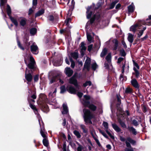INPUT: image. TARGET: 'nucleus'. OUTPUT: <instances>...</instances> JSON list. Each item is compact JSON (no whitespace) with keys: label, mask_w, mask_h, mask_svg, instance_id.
<instances>
[{"label":"nucleus","mask_w":151,"mask_h":151,"mask_svg":"<svg viewBox=\"0 0 151 151\" xmlns=\"http://www.w3.org/2000/svg\"><path fill=\"white\" fill-rule=\"evenodd\" d=\"M84 113L83 118L84 121L86 124H92V122L91 119L92 118L94 119L95 118L94 115L91 113L90 110L84 109L83 110Z\"/></svg>","instance_id":"1"},{"label":"nucleus","mask_w":151,"mask_h":151,"mask_svg":"<svg viewBox=\"0 0 151 151\" xmlns=\"http://www.w3.org/2000/svg\"><path fill=\"white\" fill-rule=\"evenodd\" d=\"M90 99V96L88 95H85L83 96V99L81 100L82 103L85 106L88 107L91 110L94 111L96 107L93 104L89 105L90 102L89 100Z\"/></svg>","instance_id":"2"},{"label":"nucleus","mask_w":151,"mask_h":151,"mask_svg":"<svg viewBox=\"0 0 151 151\" xmlns=\"http://www.w3.org/2000/svg\"><path fill=\"white\" fill-rule=\"evenodd\" d=\"M129 142L132 145H134L136 143V142L133 140L130 137H128L127 138L126 141V144L127 146L129 148H126L125 149V151H133V148L131 147L130 144L128 142Z\"/></svg>","instance_id":"3"},{"label":"nucleus","mask_w":151,"mask_h":151,"mask_svg":"<svg viewBox=\"0 0 151 151\" xmlns=\"http://www.w3.org/2000/svg\"><path fill=\"white\" fill-rule=\"evenodd\" d=\"M29 57L28 55H26L24 56V61L25 63L27 65L29 68L32 69L34 68V66L35 63L34 58L32 57H30V63L29 64H27V60L29 59Z\"/></svg>","instance_id":"4"},{"label":"nucleus","mask_w":151,"mask_h":151,"mask_svg":"<svg viewBox=\"0 0 151 151\" xmlns=\"http://www.w3.org/2000/svg\"><path fill=\"white\" fill-rule=\"evenodd\" d=\"M56 91V89H55L53 92H50L49 94V99L51 101L49 102L48 103L51 105H55L57 103L56 100L54 99Z\"/></svg>","instance_id":"5"},{"label":"nucleus","mask_w":151,"mask_h":151,"mask_svg":"<svg viewBox=\"0 0 151 151\" xmlns=\"http://www.w3.org/2000/svg\"><path fill=\"white\" fill-rule=\"evenodd\" d=\"M69 83L74 85L76 89H79L80 86L77 83V80L75 76L74 75L73 76L70 78L69 81Z\"/></svg>","instance_id":"6"},{"label":"nucleus","mask_w":151,"mask_h":151,"mask_svg":"<svg viewBox=\"0 0 151 151\" xmlns=\"http://www.w3.org/2000/svg\"><path fill=\"white\" fill-rule=\"evenodd\" d=\"M81 86L79 87V88H75L73 87L71 85H68L67 87V89L68 91L70 93L73 94H76L78 91H80Z\"/></svg>","instance_id":"7"},{"label":"nucleus","mask_w":151,"mask_h":151,"mask_svg":"<svg viewBox=\"0 0 151 151\" xmlns=\"http://www.w3.org/2000/svg\"><path fill=\"white\" fill-rule=\"evenodd\" d=\"M28 101L29 103L30 107L33 110L35 114L37 115V116L38 115H39L38 114V111L37 109H36V106L32 104V103H34L35 102V100L33 99L29 98L28 99Z\"/></svg>","instance_id":"8"},{"label":"nucleus","mask_w":151,"mask_h":151,"mask_svg":"<svg viewBox=\"0 0 151 151\" xmlns=\"http://www.w3.org/2000/svg\"><path fill=\"white\" fill-rule=\"evenodd\" d=\"M37 118L38 119V122L39 123V125L41 127V130L40 131V134L42 135V136L44 138H46V136L45 134L43 132L42 130L41 126L42 125L43 126L44 125V124L43 122H42L40 116V115H38V116H37Z\"/></svg>","instance_id":"9"},{"label":"nucleus","mask_w":151,"mask_h":151,"mask_svg":"<svg viewBox=\"0 0 151 151\" xmlns=\"http://www.w3.org/2000/svg\"><path fill=\"white\" fill-rule=\"evenodd\" d=\"M31 51L32 52L35 54H37L38 53V47L34 42L30 46Z\"/></svg>","instance_id":"10"},{"label":"nucleus","mask_w":151,"mask_h":151,"mask_svg":"<svg viewBox=\"0 0 151 151\" xmlns=\"http://www.w3.org/2000/svg\"><path fill=\"white\" fill-rule=\"evenodd\" d=\"M29 73V70L27 68H26L25 76L26 79L28 81L27 82V84H29L28 82H31L32 79V76L31 74Z\"/></svg>","instance_id":"11"},{"label":"nucleus","mask_w":151,"mask_h":151,"mask_svg":"<svg viewBox=\"0 0 151 151\" xmlns=\"http://www.w3.org/2000/svg\"><path fill=\"white\" fill-rule=\"evenodd\" d=\"M94 5L93 6H88L87 8V19H89L92 14V11L93 10V7Z\"/></svg>","instance_id":"12"},{"label":"nucleus","mask_w":151,"mask_h":151,"mask_svg":"<svg viewBox=\"0 0 151 151\" xmlns=\"http://www.w3.org/2000/svg\"><path fill=\"white\" fill-rule=\"evenodd\" d=\"M65 72L68 77H70L72 75L73 71L70 68H66L65 70Z\"/></svg>","instance_id":"13"},{"label":"nucleus","mask_w":151,"mask_h":151,"mask_svg":"<svg viewBox=\"0 0 151 151\" xmlns=\"http://www.w3.org/2000/svg\"><path fill=\"white\" fill-rule=\"evenodd\" d=\"M91 63V59L90 58H87L86 60L84 65V68L88 70L89 69L90 64Z\"/></svg>","instance_id":"14"},{"label":"nucleus","mask_w":151,"mask_h":151,"mask_svg":"<svg viewBox=\"0 0 151 151\" xmlns=\"http://www.w3.org/2000/svg\"><path fill=\"white\" fill-rule=\"evenodd\" d=\"M132 85L135 88H138L139 86L137 80L134 78L132 79L131 81Z\"/></svg>","instance_id":"15"},{"label":"nucleus","mask_w":151,"mask_h":151,"mask_svg":"<svg viewBox=\"0 0 151 151\" xmlns=\"http://www.w3.org/2000/svg\"><path fill=\"white\" fill-rule=\"evenodd\" d=\"M80 48L81 49V52L82 55H84V52L86 49V47L85 46V44L83 42H82L81 44Z\"/></svg>","instance_id":"16"},{"label":"nucleus","mask_w":151,"mask_h":151,"mask_svg":"<svg viewBox=\"0 0 151 151\" xmlns=\"http://www.w3.org/2000/svg\"><path fill=\"white\" fill-rule=\"evenodd\" d=\"M41 107L42 111L45 112L47 113L49 110L48 106L45 104H42Z\"/></svg>","instance_id":"17"},{"label":"nucleus","mask_w":151,"mask_h":151,"mask_svg":"<svg viewBox=\"0 0 151 151\" xmlns=\"http://www.w3.org/2000/svg\"><path fill=\"white\" fill-rule=\"evenodd\" d=\"M140 26L139 24H136L130 27V30L134 32H135L137 29Z\"/></svg>","instance_id":"18"},{"label":"nucleus","mask_w":151,"mask_h":151,"mask_svg":"<svg viewBox=\"0 0 151 151\" xmlns=\"http://www.w3.org/2000/svg\"><path fill=\"white\" fill-rule=\"evenodd\" d=\"M68 112V109L66 104H63V110L62 111V114H67Z\"/></svg>","instance_id":"19"},{"label":"nucleus","mask_w":151,"mask_h":151,"mask_svg":"<svg viewBox=\"0 0 151 151\" xmlns=\"http://www.w3.org/2000/svg\"><path fill=\"white\" fill-rule=\"evenodd\" d=\"M135 9V7L133 3H132L128 7V9L129 13L133 12Z\"/></svg>","instance_id":"20"},{"label":"nucleus","mask_w":151,"mask_h":151,"mask_svg":"<svg viewBox=\"0 0 151 151\" xmlns=\"http://www.w3.org/2000/svg\"><path fill=\"white\" fill-rule=\"evenodd\" d=\"M0 7L2 10V13L4 14V12L3 10L2 9L4 8V6L5 4L7 2V0H0Z\"/></svg>","instance_id":"21"},{"label":"nucleus","mask_w":151,"mask_h":151,"mask_svg":"<svg viewBox=\"0 0 151 151\" xmlns=\"http://www.w3.org/2000/svg\"><path fill=\"white\" fill-rule=\"evenodd\" d=\"M127 39L130 43H132L134 40V35L130 33H129Z\"/></svg>","instance_id":"22"},{"label":"nucleus","mask_w":151,"mask_h":151,"mask_svg":"<svg viewBox=\"0 0 151 151\" xmlns=\"http://www.w3.org/2000/svg\"><path fill=\"white\" fill-rule=\"evenodd\" d=\"M87 40L90 43L92 42L93 41V37H91L90 34L88 33L87 32Z\"/></svg>","instance_id":"23"},{"label":"nucleus","mask_w":151,"mask_h":151,"mask_svg":"<svg viewBox=\"0 0 151 151\" xmlns=\"http://www.w3.org/2000/svg\"><path fill=\"white\" fill-rule=\"evenodd\" d=\"M113 42L114 44L113 49L114 50H116L118 47V41L116 39H115L113 40Z\"/></svg>","instance_id":"24"},{"label":"nucleus","mask_w":151,"mask_h":151,"mask_svg":"<svg viewBox=\"0 0 151 151\" xmlns=\"http://www.w3.org/2000/svg\"><path fill=\"white\" fill-rule=\"evenodd\" d=\"M112 126L113 128L117 132H119L121 131V129L116 124H112Z\"/></svg>","instance_id":"25"},{"label":"nucleus","mask_w":151,"mask_h":151,"mask_svg":"<svg viewBox=\"0 0 151 151\" xmlns=\"http://www.w3.org/2000/svg\"><path fill=\"white\" fill-rule=\"evenodd\" d=\"M91 134L94 139L96 141L97 144L99 146H101V144L97 138V136L96 134Z\"/></svg>","instance_id":"26"},{"label":"nucleus","mask_w":151,"mask_h":151,"mask_svg":"<svg viewBox=\"0 0 151 151\" xmlns=\"http://www.w3.org/2000/svg\"><path fill=\"white\" fill-rule=\"evenodd\" d=\"M26 19L22 18L20 21V25L22 26H24L26 24Z\"/></svg>","instance_id":"27"},{"label":"nucleus","mask_w":151,"mask_h":151,"mask_svg":"<svg viewBox=\"0 0 151 151\" xmlns=\"http://www.w3.org/2000/svg\"><path fill=\"white\" fill-rule=\"evenodd\" d=\"M44 13V9H42L38 11L35 15V17H37L39 16Z\"/></svg>","instance_id":"28"},{"label":"nucleus","mask_w":151,"mask_h":151,"mask_svg":"<svg viewBox=\"0 0 151 151\" xmlns=\"http://www.w3.org/2000/svg\"><path fill=\"white\" fill-rule=\"evenodd\" d=\"M70 55L72 57L75 59H77L78 57V53L77 52L71 53Z\"/></svg>","instance_id":"29"},{"label":"nucleus","mask_w":151,"mask_h":151,"mask_svg":"<svg viewBox=\"0 0 151 151\" xmlns=\"http://www.w3.org/2000/svg\"><path fill=\"white\" fill-rule=\"evenodd\" d=\"M107 49L106 48H104L101 53L100 56L102 58L104 57L107 54Z\"/></svg>","instance_id":"30"},{"label":"nucleus","mask_w":151,"mask_h":151,"mask_svg":"<svg viewBox=\"0 0 151 151\" xmlns=\"http://www.w3.org/2000/svg\"><path fill=\"white\" fill-rule=\"evenodd\" d=\"M106 59L109 63H110L111 61V54L109 53L106 57Z\"/></svg>","instance_id":"31"},{"label":"nucleus","mask_w":151,"mask_h":151,"mask_svg":"<svg viewBox=\"0 0 151 151\" xmlns=\"http://www.w3.org/2000/svg\"><path fill=\"white\" fill-rule=\"evenodd\" d=\"M9 18L15 26L16 27H17L18 25V23L17 20L12 17H9Z\"/></svg>","instance_id":"32"},{"label":"nucleus","mask_w":151,"mask_h":151,"mask_svg":"<svg viewBox=\"0 0 151 151\" xmlns=\"http://www.w3.org/2000/svg\"><path fill=\"white\" fill-rule=\"evenodd\" d=\"M7 9H6V12L7 14L9 16V18L11 17L12 16H11V8L9 5H7Z\"/></svg>","instance_id":"33"},{"label":"nucleus","mask_w":151,"mask_h":151,"mask_svg":"<svg viewBox=\"0 0 151 151\" xmlns=\"http://www.w3.org/2000/svg\"><path fill=\"white\" fill-rule=\"evenodd\" d=\"M128 128L129 131L132 132L133 134L134 135H136L137 134V132L136 131V129L134 127H129Z\"/></svg>","instance_id":"34"},{"label":"nucleus","mask_w":151,"mask_h":151,"mask_svg":"<svg viewBox=\"0 0 151 151\" xmlns=\"http://www.w3.org/2000/svg\"><path fill=\"white\" fill-rule=\"evenodd\" d=\"M100 17V15L99 14H98L97 15H94V17H93L91 18L90 20L91 23V24L94 21L95 18H96L98 19Z\"/></svg>","instance_id":"35"},{"label":"nucleus","mask_w":151,"mask_h":151,"mask_svg":"<svg viewBox=\"0 0 151 151\" xmlns=\"http://www.w3.org/2000/svg\"><path fill=\"white\" fill-rule=\"evenodd\" d=\"M118 2V1L117 0H115V1H113V2H112L111 4L110 5V7H109V9H113L114 7L115 4H117Z\"/></svg>","instance_id":"36"},{"label":"nucleus","mask_w":151,"mask_h":151,"mask_svg":"<svg viewBox=\"0 0 151 151\" xmlns=\"http://www.w3.org/2000/svg\"><path fill=\"white\" fill-rule=\"evenodd\" d=\"M73 133L76 136L77 138H79L81 137V135L78 131H77L76 130H75L73 131Z\"/></svg>","instance_id":"37"},{"label":"nucleus","mask_w":151,"mask_h":151,"mask_svg":"<svg viewBox=\"0 0 151 151\" xmlns=\"http://www.w3.org/2000/svg\"><path fill=\"white\" fill-rule=\"evenodd\" d=\"M43 143L45 146L46 147L48 146L49 144L48 141L46 138H45L43 139Z\"/></svg>","instance_id":"38"},{"label":"nucleus","mask_w":151,"mask_h":151,"mask_svg":"<svg viewBox=\"0 0 151 151\" xmlns=\"http://www.w3.org/2000/svg\"><path fill=\"white\" fill-rule=\"evenodd\" d=\"M80 127L83 130V132L84 133H87L88 132V130L87 129H86L85 126L83 124L80 125Z\"/></svg>","instance_id":"39"},{"label":"nucleus","mask_w":151,"mask_h":151,"mask_svg":"<svg viewBox=\"0 0 151 151\" xmlns=\"http://www.w3.org/2000/svg\"><path fill=\"white\" fill-rule=\"evenodd\" d=\"M132 89L129 87L127 88L125 91V93H132Z\"/></svg>","instance_id":"40"},{"label":"nucleus","mask_w":151,"mask_h":151,"mask_svg":"<svg viewBox=\"0 0 151 151\" xmlns=\"http://www.w3.org/2000/svg\"><path fill=\"white\" fill-rule=\"evenodd\" d=\"M37 30L35 28H32L30 30V34L32 35H34L36 32Z\"/></svg>","instance_id":"41"},{"label":"nucleus","mask_w":151,"mask_h":151,"mask_svg":"<svg viewBox=\"0 0 151 151\" xmlns=\"http://www.w3.org/2000/svg\"><path fill=\"white\" fill-rule=\"evenodd\" d=\"M134 70L135 71L134 74L135 75L136 77L138 78L139 76V73L138 70H137L136 68L134 67L133 68Z\"/></svg>","instance_id":"42"},{"label":"nucleus","mask_w":151,"mask_h":151,"mask_svg":"<svg viewBox=\"0 0 151 151\" xmlns=\"http://www.w3.org/2000/svg\"><path fill=\"white\" fill-rule=\"evenodd\" d=\"M71 19L70 18H68L65 21V23L67 26H69V23L71 22Z\"/></svg>","instance_id":"43"},{"label":"nucleus","mask_w":151,"mask_h":151,"mask_svg":"<svg viewBox=\"0 0 151 151\" xmlns=\"http://www.w3.org/2000/svg\"><path fill=\"white\" fill-rule=\"evenodd\" d=\"M17 45L18 46V47L22 50H24V48L21 45L20 42V41H19V40H18V38H17Z\"/></svg>","instance_id":"44"},{"label":"nucleus","mask_w":151,"mask_h":151,"mask_svg":"<svg viewBox=\"0 0 151 151\" xmlns=\"http://www.w3.org/2000/svg\"><path fill=\"white\" fill-rule=\"evenodd\" d=\"M91 85V82L90 81H87L83 84V86L84 87H86L88 86H90Z\"/></svg>","instance_id":"45"},{"label":"nucleus","mask_w":151,"mask_h":151,"mask_svg":"<svg viewBox=\"0 0 151 151\" xmlns=\"http://www.w3.org/2000/svg\"><path fill=\"white\" fill-rule=\"evenodd\" d=\"M57 77H53L50 80V83H52L54 82L57 81Z\"/></svg>","instance_id":"46"},{"label":"nucleus","mask_w":151,"mask_h":151,"mask_svg":"<svg viewBox=\"0 0 151 151\" xmlns=\"http://www.w3.org/2000/svg\"><path fill=\"white\" fill-rule=\"evenodd\" d=\"M60 93H63L66 91L65 88L64 86H62L60 88Z\"/></svg>","instance_id":"47"},{"label":"nucleus","mask_w":151,"mask_h":151,"mask_svg":"<svg viewBox=\"0 0 151 151\" xmlns=\"http://www.w3.org/2000/svg\"><path fill=\"white\" fill-rule=\"evenodd\" d=\"M103 125L105 127V128L106 129V131L107 130V129L108 128V123L106 122H103Z\"/></svg>","instance_id":"48"},{"label":"nucleus","mask_w":151,"mask_h":151,"mask_svg":"<svg viewBox=\"0 0 151 151\" xmlns=\"http://www.w3.org/2000/svg\"><path fill=\"white\" fill-rule=\"evenodd\" d=\"M70 60L71 62V67L73 68H74L75 67V63L72 60V58L70 59Z\"/></svg>","instance_id":"49"},{"label":"nucleus","mask_w":151,"mask_h":151,"mask_svg":"<svg viewBox=\"0 0 151 151\" xmlns=\"http://www.w3.org/2000/svg\"><path fill=\"white\" fill-rule=\"evenodd\" d=\"M97 66L96 63H94L92 65V68L93 70H95Z\"/></svg>","instance_id":"50"},{"label":"nucleus","mask_w":151,"mask_h":151,"mask_svg":"<svg viewBox=\"0 0 151 151\" xmlns=\"http://www.w3.org/2000/svg\"><path fill=\"white\" fill-rule=\"evenodd\" d=\"M48 19L50 21H53L54 19V18L52 15H50L48 16Z\"/></svg>","instance_id":"51"},{"label":"nucleus","mask_w":151,"mask_h":151,"mask_svg":"<svg viewBox=\"0 0 151 151\" xmlns=\"http://www.w3.org/2000/svg\"><path fill=\"white\" fill-rule=\"evenodd\" d=\"M120 54L122 56H124L126 55V53L124 50H121L120 51Z\"/></svg>","instance_id":"52"},{"label":"nucleus","mask_w":151,"mask_h":151,"mask_svg":"<svg viewBox=\"0 0 151 151\" xmlns=\"http://www.w3.org/2000/svg\"><path fill=\"white\" fill-rule=\"evenodd\" d=\"M78 146L77 147V151H81L83 149V147L81 145L78 144Z\"/></svg>","instance_id":"53"},{"label":"nucleus","mask_w":151,"mask_h":151,"mask_svg":"<svg viewBox=\"0 0 151 151\" xmlns=\"http://www.w3.org/2000/svg\"><path fill=\"white\" fill-rule=\"evenodd\" d=\"M133 124L135 126H137L138 125V124L137 121L135 120H133L132 121Z\"/></svg>","instance_id":"54"},{"label":"nucleus","mask_w":151,"mask_h":151,"mask_svg":"<svg viewBox=\"0 0 151 151\" xmlns=\"http://www.w3.org/2000/svg\"><path fill=\"white\" fill-rule=\"evenodd\" d=\"M120 124L121 126L123 128H126V126L125 124L123 122L120 121Z\"/></svg>","instance_id":"55"},{"label":"nucleus","mask_w":151,"mask_h":151,"mask_svg":"<svg viewBox=\"0 0 151 151\" xmlns=\"http://www.w3.org/2000/svg\"><path fill=\"white\" fill-rule=\"evenodd\" d=\"M100 132L102 134V135L105 137L106 138H108V136L104 132H103V131H102L101 130H100Z\"/></svg>","instance_id":"56"},{"label":"nucleus","mask_w":151,"mask_h":151,"mask_svg":"<svg viewBox=\"0 0 151 151\" xmlns=\"http://www.w3.org/2000/svg\"><path fill=\"white\" fill-rule=\"evenodd\" d=\"M144 32V30H141L139 31V33L138 34V37H140L143 34Z\"/></svg>","instance_id":"57"},{"label":"nucleus","mask_w":151,"mask_h":151,"mask_svg":"<svg viewBox=\"0 0 151 151\" xmlns=\"http://www.w3.org/2000/svg\"><path fill=\"white\" fill-rule=\"evenodd\" d=\"M106 132L109 135L110 137L112 139H114V136H113V135H112L110 132H109L108 131H107V130L106 131Z\"/></svg>","instance_id":"58"},{"label":"nucleus","mask_w":151,"mask_h":151,"mask_svg":"<svg viewBox=\"0 0 151 151\" xmlns=\"http://www.w3.org/2000/svg\"><path fill=\"white\" fill-rule=\"evenodd\" d=\"M77 92L78 93L77 94L78 96L80 98H81L83 95V93H82L79 92V91H78Z\"/></svg>","instance_id":"59"},{"label":"nucleus","mask_w":151,"mask_h":151,"mask_svg":"<svg viewBox=\"0 0 151 151\" xmlns=\"http://www.w3.org/2000/svg\"><path fill=\"white\" fill-rule=\"evenodd\" d=\"M92 47H93V45H92L91 44L90 45H89L88 46V50L90 52L91 51Z\"/></svg>","instance_id":"60"},{"label":"nucleus","mask_w":151,"mask_h":151,"mask_svg":"<svg viewBox=\"0 0 151 151\" xmlns=\"http://www.w3.org/2000/svg\"><path fill=\"white\" fill-rule=\"evenodd\" d=\"M124 60V58L121 57L119 58L118 59L117 63H120Z\"/></svg>","instance_id":"61"},{"label":"nucleus","mask_w":151,"mask_h":151,"mask_svg":"<svg viewBox=\"0 0 151 151\" xmlns=\"http://www.w3.org/2000/svg\"><path fill=\"white\" fill-rule=\"evenodd\" d=\"M32 4L33 6H35L37 4V0H33Z\"/></svg>","instance_id":"62"},{"label":"nucleus","mask_w":151,"mask_h":151,"mask_svg":"<svg viewBox=\"0 0 151 151\" xmlns=\"http://www.w3.org/2000/svg\"><path fill=\"white\" fill-rule=\"evenodd\" d=\"M39 79V76L38 75H36L34 77V80L35 81H37Z\"/></svg>","instance_id":"63"},{"label":"nucleus","mask_w":151,"mask_h":151,"mask_svg":"<svg viewBox=\"0 0 151 151\" xmlns=\"http://www.w3.org/2000/svg\"><path fill=\"white\" fill-rule=\"evenodd\" d=\"M134 66H135V67H137V69H139V66L137 63H136L134 62Z\"/></svg>","instance_id":"64"}]
</instances>
